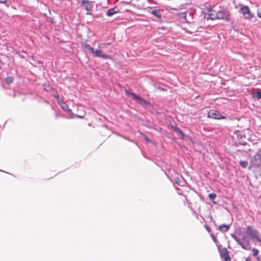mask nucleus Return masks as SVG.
Instances as JSON below:
<instances>
[{"label": "nucleus", "mask_w": 261, "mask_h": 261, "mask_svg": "<svg viewBox=\"0 0 261 261\" xmlns=\"http://www.w3.org/2000/svg\"><path fill=\"white\" fill-rule=\"evenodd\" d=\"M238 234L239 237L234 233H231L230 236L236 241L237 244L244 250H250L251 249L250 240L253 242L261 243V239L259 237L258 230L252 226H247L246 232L240 230Z\"/></svg>", "instance_id": "1"}, {"label": "nucleus", "mask_w": 261, "mask_h": 261, "mask_svg": "<svg viewBox=\"0 0 261 261\" xmlns=\"http://www.w3.org/2000/svg\"><path fill=\"white\" fill-rule=\"evenodd\" d=\"M261 162V149H259L258 151L250 160V165L249 167V169L251 170V168H257L260 166Z\"/></svg>", "instance_id": "2"}, {"label": "nucleus", "mask_w": 261, "mask_h": 261, "mask_svg": "<svg viewBox=\"0 0 261 261\" xmlns=\"http://www.w3.org/2000/svg\"><path fill=\"white\" fill-rule=\"evenodd\" d=\"M217 18L220 20H224L226 21H229L230 19V12L226 9L219 10L217 12Z\"/></svg>", "instance_id": "3"}, {"label": "nucleus", "mask_w": 261, "mask_h": 261, "mask_svg": "<svg viewBox=\"0 0 261 261\" xmlns=\"http://www.w3.org/2000/svg\"><path fill=\"white\" fill-rule=\"evenodd\" d=\"M207 117L214 119H225L226 116H222L220 112L216 110H211L207 113Z\"/></svg>", "instance_id": "4"}, {"label": "nucleus", "mask_w": 261, "mask_h": 261, "mask_svg": "<svg viewBox=\"0 0 261 261\" xmlns=\"http://www.w3.org/2000/svg\"><path fill=\"white\" fill-rule=\"evenodd\" d=\"M94 57H100L105 59H112V56L103 53L102 51L100 49H94V51L92 53Z\"/></svg>", "instance_id": "5"}, {"label": "nucleus", "mask_w": 261, "mask_h": 261, "mask_svg": "<svg viewBox=\"0 0 261 261\" xmlns=\"http://www.w3.org/2000/svg\"><path fill=\"white\" fill-rule=\"evenodd\" d=\"M240 12L244 16L245 19H250L253 17L249 7L247 6L242 7L240 9Z\"/></svg>", "instance_id": "6"}, {"label": "nucleus", "mask_w": 261, "mask_h": 261, "mask_svg": "<svg viewBox=\"0 0 261 261\" xmlns=\"http://www.w3.org/2000/svg\"><path fill=\"white\" fill-rule=\"evenodd\" d=\"M92 2H90L87 0H82V5L84 6L85 9L87 11L86 13L87 15L91 14V11L92 8Z\"/></svg>", "instance_id": "7"}, {"label": "nucleus", "mask_w": 261, "mask_h": 261, "mask_svg": "<svg viewBox=\"0 0 261 261\" xmlns=\"http://www.w3.org/2000/svg\"><path fill=\"white\" fill-rule=\"evenodd\" d=\"M220 253L221 257L224 258L225 261H231L229 252L226 248H224L221 250H220Z\"/></svg>", "instance_id": "8"}, {"label": "nucleus", "mask_w": 261, "mask_h": 261, "mask_svg": "<svg viewBox=\"0 0 261 261\" xmlns=\"http://www.w3.org/2000/svg\"><path fill=\"white\" fill-rule=\"evenodd\" d=\"M58 104L60 106L62 109L69 114H72V110L69 108L68 106L62 99L59 100Z\"/></svg>", "instance_id": "9"}, {"label": "nucleus", "mask_w": 261, "mask_h": 261, "mask_svg": "<svg viewBox=\"0 0 261 261\" xmlns=\"http://www.w3.org/2000/svg\"><path fill=\"white\" fill-rule=\"evenodd\" d=\"M175 182L179 186H184L186 181L184 178V177L181 176H177L174 178Z\"/></svg>", "instance_id": "10"}, {"label": "nucleus", "mask_w": 261, "mask_h": 261, "mask_svg": "<svg viewBox=\"0 0 261 261\" xmlns=\"http://www.w3.org/2000/svg\"><path fill=\"white\" fill-rule=\"evenodd\" d=\"M138 103L141 105L143 107H147L148 106H150L151 104L150 102L146 100L145 99L139 97L138 96L137 98L135 100Z\"/></svg>", "instance_id": "11"}, {"label": "nucleus", "mask_w": 261, "mask_h": 261, "mask_svg": "<svg viewBox=\"0 0 261 261\" xmlns=\"http://www.w3.org/2000/svg\"><path fill=\"white\" fill-rule=\"evenodd\" d=\"M119 9L117 7H114V8L109 9L106 12V15L107 16L110 17L119 12Z\"/></svg>", "instance_id": "12"}, {"label": "nucleus", "mask_w": 261, "mask_h": 261, "mask_svg": "<svg viewBox=\"0 0 261 261\" xmlns=\"http://www.w3.org/2000/svg\"><path fill=\"white\" fill-rule=\"evenodd\" d=\"M173 130L174 132L177 133V134L181 138V139H185V135L182 132V131L177 126H173L172 127Z\"/></svg>", "instance_id": "13"}, {"label": "nucleus", "mask_w": 261, "mask_h": 261, "mask_svg": "<svg viewBox=\"0 0 261 261\" xmlns=\"http://www.w3.org/2000/svg\"><path fill=\"white\" fill-rule=\"evenodd\" d=\"M195 13L194 11H187V22L192 23L193 21V15Z\"/></svg>", "instance_id": "14"}, {"label": "nucleus", "mask_w": 261, "mask_h": 261, "mask_svg": "<svg viewBox=\"0 0 261 261\" xmlns=\"http://www.w3.org/2000/svg\"><path fill=\"white\" fill-rule=\"evenodd\" d=\"M81 46L83 49L87 50L90 52L91 54L94 51V48L92 47L89 44L86 43H82Z\"/></svg>", "instance_id": "15"}, {"label": "nucleus", "mask_w": 261, "mask_h": 261, "mask_svg": "<svg viewBox=\"0 0 261 261\" xmlns=\"http://www.w3.org/2000/svg\"><path fill=\"white\" fill-rule=\"evenodd\" d=\"M229 225H226V224H221L219 226V230L222 231V232H226L229 229Z\"/></svg>", "instance_id": "16"}, {"label": "nucleus", "mask_w": 261, "mask_h": 261, "mask_svg": "<svg viewBox=\"0 0 261 261\" xmlns=\"http://www.w3.org/2000/svg\"><path fill=\"white\" fill-rule=\"evenodd\" d=\"M150 14L158 17V18H161L162 17V14L160 10L154 9L150 11Z\"/></svg>", "instance_id": "17"}, {"label": "nucleus", "mask_w": 261, "mask_h": 261, "mask_svg": "<svg viewBox=\"0 0 261 261\" xmlns=\"http://www.w3.org/2000/svg\"><path fill=\"white\" fill-rule=\"evenodd\" d=\"M125 93L127 97H132L134 100H136L138 96L135 93L131 92L128 90H125Z\"/></svg>", "instance_id": "18"}, {"label": "nucleus", "mask_w": 261, "mask_h": 261, "mask_svg": "<svg viewBox=\"0 0 261 261\" xmlns=\"http://www.w3.org/2000/svg\"><path fill=\"white\" fill-rule=\"evenodd\" d=\"M216 17H217V12L215 13L214 12H212L208 14V16L207 17V19H211L212 20L218 19Z\"/></svg>", "instance_id": "19"}, {"label": "nucleus", "mask_w": 261, "mask_h": 261, "mask_svg": "<svg viewBox=\"0 0 261 261\" xmlns=\"http://www.w3.org/2000/svg\"><path fill=\"white\" fill-rule=\"evenodd\" d=\"M217 196V195L215 193H210L208 194V198L210 199L212 201L213 203L216 204L217 202L214 201V199L216 198Z\"/></svg>", "instance_id": "20"}, {"label": "nucleus", "mask_w": 261, "mask_h": 261, "mask_svg": "<svg viewBox=\"0 0 261 261\" xmlns=\"http://www.w3.org/2000/svg\"><path fill=\"white\" fill-rule=\"evenodd\" d=\"M51 90L54 91L55 93L53 94V96L56 98L58 103L59 102V100H61L59 95H58L57 92L55 90V89L53 88H50Z\"/></svg>", "instance_id": "21"}, {"label": "nucleus", "mask_w": 261, "mask_h": 261, "mask_svg": "<svg viewBox=\"0 0 261 261\" xmlns=\"http://www.w3.org/2000/svg\"><path fill=\"white\" fill-rule=\"evenodd\" d=\"M239 165L243 168H246L248 165V163L247 161H241L240 162Z\"/></svg>", "instance_id": "22"}, {"label": "nucleus", "mask_w": 261, "mask_h": 261, "mask_svg": "<svg viewBox=\"0 0 261 261\" xmlns=\"http://www.w3.org/2000/svg\"><path fill=\"white\" fill-rule=\"evenodd\" d=\"M5 81L8 85H10L13 81V78L12 76H7L5 79Z\"/></svg>", "instance_id": "23"}, {"label": "nucleus", "mask_w": 261, "mask_h": 261, "mask_svg": "<svg viewBox=\"0 0 261 261\" xmlns=\"http://www.w3.org/2000/svg\"><path fill=\"white\" fill-rule=\"evenodd\" d=\"M252 252L254 256H257L258 254V250L254 248L252 249Z\"/></svg>", "instance_id": "24"}, {"label": "nucleus", "mask_w": 261, "mask_h": 261, "mask_svg": "<svg viewBox=\"0 0 261 261\" xmlns=\"http://www.w3.org/2000/svg\"><path fill=\"white\" fill-rule=\"evenodd\" d=\"M181 18H184L187 21V12L181 13L180 15Z\"/></svg>", "instance_id": "25"}, {"label": "nucleus", "mask_w": 261, "mask_h": 261, "mask_svg": "<svg viewBox=\"0 0 261 261\" xmlns=\"http://www.w3.org/2000/svg\"><path fill=\"white\" fill-rule=\"evenodd\" d=\"M256 97L258 99L261 98V89H259L256 93Z\"/></svg>", "instance_id": "26"}, {"label": "nucleus", "mask_w": 261, "mask_h": 261, "mask_svg": "<svg viewBox=\"0 0 261 261\" xmlns=\"http://www.w3.org/2000/svg\"><path fill=\"white\" fill-rule=\"evenodd\" d=\"M7 0H0V4H6L7 7H9V5H7Z\"/></svg>", "instance_id": "27"}, {"label": "nucleus", "mask_w": 261, "mask_h": 261, "mask_svg": "<svg viewBox=\"0 0 261 261\" xmlns=\"http://www.w3.org/2000/svg\"><path fill=\"white\" fill-rule=\"evenodd\" d=\"M204 227L208 232L211 231V228L208 225H205Z\"/></svg>", "instance_id": "28"}, {"label": "nucleus", "mask_w": 261, "mask_h": 261, "mask_svg": "<svg viewBox=\"0 0 261 261\" xmlns=\"http://www.w3.org/2000/svg\"><path fill=\"white\" fill-rule=\"evenodd\" d=\"M211 237H212V238L214 242H216L217 240H216V239L215 238V235L212 233V234H211Z\"/></svg>", "instance_id": "29"}, {"label": "nucleus", "mask_w": 261, "mask_h": 261, "mask_svg": "<svg viewBox=\"0 0 261 261\" xmlns=\"http://www.w3.org/2000/svg\"><path fill=\"white\" fill-rule=\"evenodd\" d=\"M257 16L259 18H261V11L259 12V11H257Z\"/></svg>", "instance_id": "30"}, {"label": "nucleus", "mask_w": 261, "mask_h": 261, "mask_svg": "<svg viewBox=\"0 0 261 261\" xmlns=\"http://www.w3.org/2000/svg\"><path fill=\"white\" fill-rule=\"evenodd\" d=\"M110 44L109 43H103V44H102V46L104 47L106 45H109Z\"/></svg>", "instance_id": "31"}, {"label": "nucleus", "mask_w": 261, "mask_h": 261, "mask_svg": "<svg viewBox=\"0 0 261 261\" xmlns=\"http://www.w3.org/2000/svg\"><path fill=\"white\" fill-rule=\"evenodd\" d=\"M145 139L147 142L150 141V140L149 139H148L147 137H146Z\"/></svg>", "instance_id": "32"}, {"label": "nucleus", "mask_w": 261, "mask_h": 261, "mask_svg": "<svg viewBox=\"0 0 261 261\" xmlns=\"http://www.w3.org/2000/svg\"><path fill=\"white\" fill-rule=\"evenodd\" d=\"M245 261H251V260L249 257H247L246 258Z\"/></svg>", "instance_id": "33"}, {"label": "nucleus", "mask_w": 261, "mask_h": 261, "mask_svg": "<svg viewBox=\"0 0 261 261\" xmlns=\"http://www.w3.org/2000/svg\"><path fill=\"white\" fill-rule=\"evenodd\" d=\"M76 116H77V117H79V118H81L84 117V116H80V115H76Z\"/></svg>", "instance_id": "34"}, {"label": "nucleus", "mask_w": 261, "mask_h": 261, "mask_svg": "<svg viewBox=\"0 0 261 261\" xmlns=\"http://www.w3.org/2000/svg\"><path fill=\"white\" fill-rule=\"evenodd\" d=\"M0 171H1V172H6V173H7L9 174V173L7 172H6V171H3V170H1V169H0Z\"/></svg>", "instance_id": "35"}, {"label": "nucleus", "mask_w": 261, "mask_h": 261, "mask_svg": "<svg viewBox=\"0 0 261 261\" xmlns=\"http://www.w3.org/2000/svg\"><path fill=\"white\" fill-rule=\"evenodd\" d=\"M257 260L260 261V258L259 257H257Z\"/></svg>", "instance_id": "36"}, {"label": "nucleus", "mask_w": 261, "mask_h": 261, "mask_svg": "<svg viewBox=\"0 0 261 261\" xmlns=\"http://www.w3.org/2000/svg\"><path fill=\"white\" fill-rule=\"evenodd\" d=\"M167 176L168 177V178L170 180H172L171 179H170V177L169 176V175H168L167 174H166Z\"/></svg>", "instance_id": "37"}, {"label": "nucleus", "mask_w": 261, "mask_h": 261, "mask_svg": "<svg viewBox=\"0 0 261 261\" xmlns=\"http://www.w3.org/2000/svg\"><path fill=\"white\" fill-rule=\"evenodd\" d=\"M56 117L57 118L58 117V115L57 114H56Z\"/></svg>", "instance_id": "38"}, {"label": "nucleus", "mask_w": 261, "mask_h": 261, "mask_svg": "<svg viewBox=\"0 0 261 261\" xmlns=\"http://www.w3.org/2000/svg\"><path fill=\"white\" fill-rule=\"evenodd\" d=\"M45 102H46L47 103H49L48 101L45 100Z\"/></svg>", "instance_id": "39"}]
</instances>
